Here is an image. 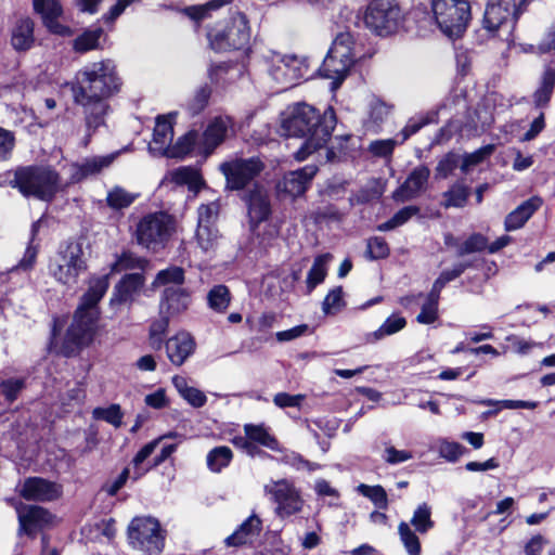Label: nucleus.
I'll return each mask as SVG.
<instances>
[{
	"label": "nucleus",
	"instance_id": "f257e3e1",
	"mask_svg": "<svg viewBox=\"0 0 555 555\" xmlns=\"http://www.w3.org/2000/svg\"><path fill=\"white\" fill-rule=\"evenodd\" d=\"M119 87L120 81L111 60L92 63L77 73L72 93L75 103L83 107L88 129L95 130L103 124L108 109L106 99L116 93Z\"/></svg>",
	"mask_w": 555,
	"mask_h": 555
},
{
	"label": "nucleus",
	"instance_id": "f03ea898",
	"mask_svg": "<svg viewBox=\"0 0 555 555\" xmlns=\"http://www.w3.org/2000/svg\"><path fill=\"white\" fill-rule=\"evenodd\" d=\"M336 125L333 107H327L323 115L306 103L294 104L282 114L281 129L286 137L305 138L295 153L297 160H305L310 154L323 147L331 138Z\"/></svg>",
	"mask_w": 555,
	"mask_h": 555
},
{
	"label": "nucleus",
	"instance_id": "7ed1b4c3",
	"mask_svg": "<svg viewBox=\"0 0 555 555\" xmlns=\"http://www.w3.org/2000/svg\"><path fill=\"white\" fill-rule=\"evenodd\" d=\"M108 286L109 274L92 276L89 280L88 289L82 295L73 322L66 333L65 348L68 353L88 345L92 340L99 317L98 304L107 292Z\"/></svg>",
	"mask_w": 555,
	"mask_h": 555
},
{
	"label": "nucleus",
	"instance_id": "20e7f679",
	"mask_svg": "<svg viewBox=\"0 0 555 555\" xmlns=\"http://www.w3.org/2000/svg\"><path fill=\"white\" fill-rule=\"evenodd\" d=\"M11 185L18 189L24 196L47 202L62 190L60 175L50 166L43 165L17 168Z\"/></svg>",
	"mask_w": 555,
	"mask_h": 555
},
{
	"label": "nucleus",
	"instance_id": "39448f33",
	"mask_svg": "<svg viewBox=\"0 0 555 555\" xmlns=\"http://www.w3.org/2000/svg\"><path fill=\"white\" fill-rule=\"evenodd\" d=\"M87 270L82 245L66 242L49 259L48 273L54 281L67 287L77 285L79 276Z\"/></svg>",
	"mask_w": 555,
	"mask_h": 555
},
{
	"label": "nucleus",
	"instance_id": "423d86ee",
	"mask_svg": "<svg viewBox=\"0 0 555 555\" xmlns=\"http://www.w3.org/2000/svg\"><path fill=\"white\" fill-rule=\"evenodd\" d=\"M176 231V218L165 211H156L144 215L138 221L134 237L140 246L157 253L166 247Z\"/></svg>",
	"mask_w": 555,
	"mask_h": 555
},
{
	"label": "nucleus",
	"instance_id": "0eeeda50",
	"mask_svg": "<svg viewBox=\"0 0 555 555\" xmlns=\"http://www.w3.org/2000/svg\"><path fill=\"white\" fill-rule=\"evenodd\" d=\"M352 46L353 39L351 34H338L320 67V74L333 80V90L341 85L353 64Z\"/></svg>",
	"mask_w": 555,
	"mask_h": 555
},
{
	"label": "nucleus",
	"instance_id": "6e6552de",
	"mask_svg": "<svg viewBox=\"0 0 555 555\" xmlns=\"http://www.w3.org/2000/svg\"><path fill=\"white\" fill-rule=\"evenodd\" d=\"M431 9L440 30L451 39L465 31L470 20V5L466 0H433Z\"/></svg>",
	"mask_w": 555,
	"mask_h": 555
},
{
	"label": "nucleus",
	"instance_id": "1a4fd4ad",
	"mask_svg": "<svg viewBox=\"0 0 555 555\" xmlns=\"http://www.w3.org/2000/svg\"><path fill=\"white\" fill-rule=\"evenodd\" d=\"M268 74L282 90L296 86L309 73L307 59L272 52L267 57Z\"/></svg>",
	"mask_w": 555,
	"mask_h": 555
},
{
	"label": "nucleus",
	"instance_id": "9d476101",
	"mask_svg": "<svg viewBox=\"0 0 555 555\" xmlns=\"http://www.w3.org/2000/svg\"><path fill=\"white\" fill-rule=\"evenodd\" d=\"M210 47L216 51L240 50L248 46L250 30L246 16L236 13L227 25H218L207 34Z\"/></svg>",
	"mask_w": 555,
	"mask_h": 555
},
{
	"label": "nucleus",
	"instance_id": "9b49d317",
	"mask_svg": "<svg viewBox=\"0 0 555 555\" xmlns=\"http://www.w3.org/2000/svg\"><path fill=\"white\" fill-rule=\"evenodd\" d=\"M402 22V12L396 0H372L364 15L367 28L378 36L393 34Z\"/></svg>",
	"mask_w": 555,
	"mask_h": 555
},
{
	"label": "nucleus",
	"instance_id": "f8f14e48",
	"mask_svg": "<svg viewBox=\"0 0 555 555\" xmlns=\"http://www.w3.org/2000/svg\"><path fill=\"white\" fill-rule=\"evenodd\" d=\"M128 538L133 547L150 554H158L164 547L160 524L151 516L134 517L128 527Z\"/></svg>",
	"mask_w": 555,
	"mask_h": 555
},
{
	"label": "nucleus",
	"instance_id": "ddd939ff",
	"mask_svg": "<svg viewBox=\"0 0 555 555\" xmlns=\"http://www.w3.org/2000/svg\"><path fill=\"white\" fill-rule=\"evenodd\" d=\"M263 490L276 504L275 513L280 517H288L302 509L304 500L300 491L289 480L271 481L264 486Z\"/></svg>",
	"mask_w": 555,
	"mask_h": 555
},
{
	"label": "nucleus",
	"instance_id": "4468645a",
	"mask_svg": "<svg viewBox=\"0 0 555 555\" xmlns=\"http://www.w3.org/2000/svg\"><path fill=\"white\" fill-rule=\"evenodd\" d=\"M263 168V163L257 157L235 158L220 165V170L225 177L227 188L230 190L244 189Z\"/></svg>",
	"mask_w": 555,
	"mask_h": 555
},
{
	"label": "nucleus",
	"instance_id": "2eb2a0df",
	"mask_svg": "<svg viewBox=\"0 0 555 555\" xmlns=\"http://www.w3.org/2000/svg\"><path fill=\"white\" fill-rule=\"evenodd\" d=\"M15 508L20 522L18 534L35 537L53 520V516L41 506L18 504Z\"/></svg>",
	"mask_w": 555,
	"mask_h": 555
},
{
	"label": "nucleus",
	"instance_id": "dca6fc26",
	"mask_svg": "<svg viewBox=\"0 0 555 555\" xmlns=\"http://www.w3.org/2000/svg\"><path fill=\"white\" fill-rule=\"evenodd\" d=\"M34 11L41 16L42 24L52 34L67 37L72 35L68 26L59 22L63 8L57 0H33Z\"/></svg>",
	"mask_w": 555,
	"mask_h": 555
},
{
	"label": "nucleus",
	"instance_id": "f3484780",
	"mask_svg": "<svg viewBox=\"0 0 555 555\" xmlns=\"http://www.w3.org/2000/svg\"><path fill=\"white\" fill-rule=\"evenodd\" d=\"M515 8L513 0H489L483 16L485 28L494 33L504 25H513Z\"/></svg>",
	"mask_w": 555,
	"mask_h": 555
},
{
	"label": "nucleus",
	"instance_id": "a211bd4d",
	"mask_svg": "<svg viewBox=\"0 0 555 555\" xmlns=\"http://www.w3.org/2000/svg\"><path fill=\"white\" fill-rule=\"evenodd\" d=\"M144 283L141 273L126 274L114 287L111 306L131 305L140 296Z\"/></svg>",
	"mask_w": 555,
	"mask_h": 555
},
{
	"label": "nucleus",
	"instance_id": "6ab92c4d",
	"mask_svg": "<svg viewBox=\"0 0 555 555\" xmlns=\"http://www.w3.org/2000/svg\"><path fill=\"white\" fill-rule=\"evenodd\" d=\"M317 171L318 168L314 165H308L298 170L291 171L279 182L278 191L291 197L300 196L307 191Z\"/></svg>",
	"mask_w": 555,
	"mask_h": 555
},
{
	"label": "nucleus",
	"instance_id": "aec40b11",
	"mask_svg": "<svg viewBox=\"0 0 555 555\" xmlns=\"http://www.w3.org/2000/svg\"><path fill=\"white\" fill-rule=\"evenodd\" d=\"M232 127L233 121L229 116H217L212 118L201 138L203 152L210 154L227 139Z\"/></svg>",
	"mask_w": 555,
	"mask_h": 555
},
{
	"label": "nucleus",
	"instance_id": "412c9836",
	"mask_svg": "<svg viewBox=\"0 0 555 555\" xmlns=\"http://www.w3.org/2000/svg\"><path fill=\"white\" fill-rule=\"evenodd\" d=\"M61 493L62 489L59 485L40 477L27 478L21 489V495L29 501H52Z\"/></svg>",
	"mask_w": 555,
	"mask_h": 555
},
{
	"label": "nucleus",
	"instance_id": "4be33fe9",
	"mask_svg": "<svg viewBox=\"0 0 555 555\" xmlns=\"http://www.w3.org/2000/svg\"><path fill=\"white\" fill-rule=\"evenodd\" d=\"M429 176L430 170L428 167H415L401 186L395 192V199L405 202L418 196L426 189Z\"/></svg>",
	"mask_w": 555,
	"mask_h": 555
},
{
	"label": "nucleus",
	"instance_id": "5701e85b",
	"mask_svg": "<svg viewBox=\"0 0 555 555\" xmlns=\"http://www.w3.org/2000/svg\"><path fill=\"white\" fill-rule=\"evenodd\" d=\"M175 117L176 113L157 117L153 140L149 145V150L153 155L166 156L168 153L173 138L172 120Z\"/></svg>",
	"mask_w": 555,
	"mask_h": 555
},
{
	"label": "nucleus",
	"instance_id": "b1692460",
	"mask_svg": "<svg viewBox=\"0 0 555 555\" xmlns=\"http://www.w3.org/2000/svg\"><path fill=\"white\" fill-rule=\"evenodd\" d=\"M195 340L188 332H179L166 341V352L170 362L182 365L195 351Z\"/></svg>",
	"mask_w": 555,
	"mask_h": 555
},
{
	"label": "nucleus",
	"instance_id": "393cba45",
	"mask_svg": "<svg viewBox=\"0 0 555 555\" xmlns=\"http://www.w3.org/2000/svg\"><path fill=\"white\" fill-rule=\"evenodd\" d=\"M249 221L253 225L268 219L271 214V206L267 191L256 185L245 196Z\"/></svg>",
	"mask_w": 555,
	"mask_h": 555
},
{
	"label": "nucleus",
	"instance_id": "a878e982",
	"mask_svg": "<svg viewBox=\"0 0 555 555\" xmlns=\"http://www.w3.org/2000/svg\"><path fill=\"white\" fill-rule=\"evenodd\" d=\"M116 154H108L102 156H91L81 160V163L73 164L70 166L72 180L74 182L80 181L89 176L101 172L107 168L115 160Z\"/></svg>",
	"mask_w": 555,
	"mask_h": 555
},
{
	"label": "nucleus",
	"instance_id": "bb28decb",
	"mask_svg": "<svg viewBox=\"0 0 555 555\" xmlns=\"http://www.w3.org/2000/svg\"><path fill=\"white\" fill-rule=\"evenodd\" d=\"M541 206L542 199L538 196L525 201L506 216L504 221L505 230L509 232L522 228Z\"/></svg>",
	"mask_w": 555,
	"mask_h": 555
},
{
	"label": "nucleus",
	"instance_id": "cd10ccee",
	"mask_svg": "<svg viewBox=\"0 0 555 555\" xmlns=\"http://www.w3.org/2000/svg\"><path fill=\"white\" fill-rule=\"evenodd\" d=\"M35 23L29 17H21L16 21L11 33V44L14 50L24 52L34 47Z\"/></svg>",
	"mask_w": 555,
	"mask_h": 555
},
{
	"label": "nucleus",
	"instance_id": "c85d7f7f",
	"mask_svg": "<svg viewBox=\"0 0 555 555\" xmlns=\"http://www.w3.org/2000/svg\"><path fill=\"white\" fill-rule=\"evenodd\" d=\"M260 518L253 514L240 527L225 539L228 546H242L251 543L261 531Z\"/></svg>",
	"mask_w": 555,
	"mask_h": 555
},
{
	"label": "nucleus",
	"instance_id": "c756f323",
	"mask_svg": "<svg viewBox=\"0 0 555 555\" xmlns=\"http://www.w3.org/2000/svg\"><path fill=\"white\" fill-rule=\"evenodd\" d=\"M190 304V295L182 287L168 286L164 291V299L160 305L162 312L170 315L184 311Z\"/></svg>",
	"mask_w": 555,
	"mask_h": 555
},
{
	"label": "nucleus",
	"instance_id": "7c9ffc66",
	"mask_svg": "<svg viewBox=\"0 0 555 555\" xmlns=\"http://www.w3.org/2000/svg\"><path fill=\"white\" fill-rule=\"evenodd\" d=\"M391 106L384 101L372 98L367 103L366 127L369 131L378 132L382 124L388 118Z\"/></svg>",
	"mask_w": 555,
	"mask_h": 555
},
{
	"label": "nucleus",
	"instance_id": "2f4dec72",
	"mask_svg": "<svg viewBox=\"0 0 555 555\" xmlns=\"http://www.w3.org/2000/svg\"><path fill=\"white\" fill-rule=\"evenodd\" d=\"M166 179L176 183L177 185H188L191 191H198L203 185V179L195 168L179 167L170 171Z\"/></svg>",
	"mask_w": 555,
	"mask_h": 555
},
{
	"label": "nucleus",
	"instance_id": "473e14b6",
	"mask_svg": "<svg viewBox=\"0 0 555 555\" xmlns=\"http://www.w3.org/2000/svg\"><path fill=\"white\" fill-rule=\"evenodd\" d=\"M332 259L333 256L330 253L319 255L314 258L306 280L308 293L312 292L317 285L324 281L327 273V266Z\"/></svg>",
	"mask_w": 555,
	"mask_h": 555
},
{
	"label": "nucleus",
	"instance_id": "72a5a7b5",
	"mask_svg": "<svg viewBox=\"0 0 555 555\" xmlns=\"http://www.w3.org/2000/svg\"><path fill=\"white\" fill-rule=\"evenodd\" d=\"M470 195V190L463 182L453 183L446 192L442 194V203L441 205L444 208H463Z\"/></svg>",
	"mask_w": 555,
	"mask_h": 555
},
{
	"label": "nucleus",
	"instance_id": "f704fd0d",
	"mask_svg": "<svg viewBox=\"0 0 555 555\" xmlns=\"http://www.w3.org/2000/svg\"><path fill=\"white\" fill-rule=\"evenodd\" d=\"M244 431L250 443L257 442L272 451L280 450L278 440L263 425L246 424L244 426Z\"/></svg>",
	"mask_w": 555,
	"mask_h": 555
},
{
	"label": "nucleus",
	"instance_id": "c9c22d12",
	"mask_svg": "<svg viewBox=\"0 0 555 555\" xmlns=\"http://www.w3.org/2000/svg\"><path fill=\"white\" fill-rule=\"evenodd\" d=\"M406 325L405 318L399 314H392L385 320V322L369 336L366 335V341L374 343L385 338L386 336L393 335L401 330H403Z\"/></svg>",
	"mask_w": 555,
	"mask_h": 555
},
{
	"label": "nucleus",
	"instance_id": "e433bc0d",
	"mask_svg": "<svg viewBox=\"0 0 555 555\" xmlns=\"http://www.w3.org/2000/svg\"><path fill=\"white\" fill-rule=\"evenodd\" d=\"M233 460V452L227 446H219L211 449L206 456V464L210 472L221 473Z\"/></svg>",
	"mask_w": 555,
	"mask_h": 555
},
{
	"label": "nucleus",
	"instance_id": "4c0bfd02",
	"mask_svg": "<svg viewBox=\"0 0 555 555\" xmlns=\"http://www.w3.org/2000/svg\"><path fill=\"white\" fill-rule=\"evenodd\" d=\"M172 384L180 393V396L184 400H186L192 406L201 408L206 403L207 398L205 393L197 388L189 386L184 377L175 376L172 378Z\"/></svg>",
	"mask_w": 555,
	"mask_h": 555
},
{
	"label": "nucleus",
	"instance_id": "58836bf2",
	"mask_svg": "<svg viewBox=\"0 0 555 555\" xmlns=\"http://www.w3.org/2000/svg\"><path fill=\"white\" fill-rule=\"evenodd\" d=\"M231 302V294L225 285H215L207 294L208 307L217 313H224Z\"/></svg>",
	"mask_w": 555,
	"mask_h": 555
},
{
	"label": "nucleus",
	"instance_id": "ea45409f",
	"mask_svg": "<svg viewBox=\"0 0 555 555\" xmlns=\"http://www.w3.org/2000/svg\"><path fill=\"white\" fill-rule=\"evenodd\" d=\"M41 220H38L33 223L31 225V237L29 241L28 246L26 247V250L20 260L16 269H21L23 271L31 270L36 263L38 251H39V243H35L36 235L40 229Z\"/></svg>",
	"mask_w": 555,
	"mask_h": 555
},
{
	"label": "nucleus",
	"instance_id": "a19ab883",
	"mask_svg": "<svg viewBox=\"0 0 555 555\" xmlns=\"http://www.w3.org/2000/svg\"><path fill=\"white\" fill-rule=\"evenodd\" d=\"M555 87V70L548 68L542 76L541 86L533 94L534 104L544 107L551 100Z\"/></svg>",
	"mask_w": 555,
	"mask_h": 555
},
{
	"label": "nucleus",
	"instance_id": "79ce46f5",
	"mask_svg": "<svg viewBox=\"0 0 555 555\" xmlns=\"http://www.w3.org/2000/svg\"><path fill=\"white\" fill-rule=\"evenodd\" d=\"M160 439L162 438L146 443L143 448L139 450V452L133 457V474L131 476L133 480H138L139 478H141L151 468V466L144 465V462L155 451Z\"/></svg>",
	"mask_w": 555,
	"mask_h": 555
},
{
	"label": "nucleus",
	"instance_id": "37998d69",
	"mask_svg": "<svg viewBox=\"0 0 555 555\" xmlns=\"http://www.w3.org/2000/svg\"><path fill=\"white\" fill-rule=\"evenodd\" d=\"M400 541L409 555H421V542L410 524L401 521L398 526Z\"/></svg>",
	"mask_w": 555,
	"mask_h": 555
},
{
	"label": "nucleus",
	"instance_id": "c03bdc74",
	"mask_svg": "<svg viewBox=\"0 0 555 555\" xmlns=\"http://www.w3.org/2000/svg\"><path fill=\"white\" fill-rule=\"evenodd\" d=\"M411 525L420 533H426L434 528L435 522L431 519V507L427 503L417 506L411 518Z\"/></svg>",
	"mask_w": 555,
	"mask_h": 555
},
{
	"label": "nucleus",
	"instance_id": "a18cd8bd",
	"mask_svg": "<svg viewBox=\"0 0 555 555\" xmlns=\"http://www.w3.org/2000/svg\"><path fill=\"white\" fill-rule=\"evenodd\" d=\"M137 198V194L130 193L120 186H114L107 192L106 203L115 210L129 207Z\"/></svg>",
	"mask_w": 555,
	"mask_h": 555
},
{
	"label": "nucleus",
	"instance_id": "49530a36",
	"mask_svg": "<svg viewBox=\"0 0 555 555\" xmlns=\"http://www.w3.org/2000/svg\"><path fill=\"white\" fill-rule=\"evenodd\" d=\"M219 233L214 224L202 223L197 225L196 241L204 251L212 250L218 243Z\"/></svg>",
	"mask_w": 555,
	"mask_h": 555
},
{
	"label": "nucleus",
	"instance_id": "de8ad7c7",
	"mask_svg": "<svg viewBox=\"0 0 555 555\" xmlns=\"http://www.w3.org/2000/svg\"><path fill=\"white\" fill-rule=\"evenodd\" d=\"M184 282V270L180 267H170L157 273L154 286L167 285L181 287Z\"/></svg>",
	"mask_w": 555,
	"mask_h": 555
},
{
	"label": "nucleus",
	"instance_id": "09e8293b",
	"mask_svg": "<svg viewBox=\"0 0 555 555\" xmlns=\"http://www.w3.org/2000/svg\"><path fill=\"white\" fill-rule=\"evenodd\" d=\"M103 35V29L98 27L88 29L74 41V49L77 52L83 53L99 47V40Z\"/></svg>",
	"mask_w": 555,
	"mask_h": 555
},
{
	"label": "nucleus",
	"instance_id": "8fccbe9b",
	"mask_svg": "<svg viewBox=\"0 0 555 555\" xmlns=\"http://www.w3.org/2000/svg\"><path fill=\"white\" fill-rule=\"evenodd\" d=\"M198 139V134L195 131H191L183 137L179 138V140L175 144H170L167 157L178 158L183 157L189 152L192 151Z\"/></svg>",
	"mask_w": 555,
	"mask_h": 555
},
{
	"label": "nucleus",
	"instance_id": "3c124183",
	"mask_svg": "<svg viewBox=\"0 0 555 555\" xmlns=\"http://www.w3.org/2000/svg\"><path fill=\"white\" fill-rule=\"evenodd\" d=\"M420 209L416 206H406L397 211L391 219L388 221L380 223L377 227L378 231H390L402 224H404L408 220H410L413 216L417 215Z\"/></svg>",
	"mask_w": 555,
	"mask_h": 555
},
{
	"label": "nucleus",
	"instance_id": "603ef678",
	"mask_svg": "<svg viewBox=\"0 0 555 555\" xmlns=\"http://www.w3.org/2000/svg\"><path fill=\"white\" fill-rule=\"evenodd\" d=\"M168 325V317H160L151 324L149 338L153 349L159 350L162 348Z\"/></svg>",
	"mask_w": 555,
	"mask_h": 555
},
{
	"label": "nucleus",
	"instance_id": "864d4df0",
	"mask_svg": "<svg viewBox=\"0 0 555 555\" xmlns=\"http://www.w3.org/2000/svg\"><path fill=\"white\" fill-rule=\"evenodd\" d=\"M94 420L105 421L106 423L119 427L122 421V413L118 404H111L107 408H95L92 411Z\"/></svg>",
	"mask_w": 555,
	"mask_h": 555
},
{
	"label": "nucleus",
	"instance_id": "5fc2aeb1",
	"mask_svg": "<svg viewBox=\"0 0 555 555\" xmlns=\"http://www.w3.org/2000/svg\"><path fill=\"white\" fill-rule=\"evenodd\" d=\"M494 152V145L489 144L476 150L473 153L465 154L461 157V169L464 172H467L469 168L480 164L487 157H489Z\"/></svg>",
	"mask_w": 555,
	"mask_h": 555
},
{
	"label": "nucleus",
	"instance_id": "6e6d98bb",
	"mask_svg": "<svg viewBox=\"0 0 555 555\" xmlns=\"http://www.w3.org/2000/svg\"><path fill=\"white\" fill-rule=\"evenodd\" d=\"M487 248V237L480 233H474L461 245H457V256L479 253Z\"/></svg>",
	"mask_w": 555,
	"mask_h": 555
},
{
	"label": "nucleus",
	"instance_id": "4d7b16f0",
	"mask_svg": "<svg viewBox=\"0 0 555 555\" xmlns=\"http://www.w3.org/2000/svg\"><path fill=\"white\" fill-rule=\"evenodd\" d=\"M437 451L440 457L454 463L463 455L465 448L457 442L443 439L438 441Z\"/></svg>",
	"mask_w": 555,
	"mask_h": 555
},
{
	"label": "nucleus",
	"instance_id": "13d9d810",
	"mask_svg": "<svg viewBox=\"0 0 555 555\" xmlns=\"http://www.w3.org/2000/svg\"><path fill=\"white\" fill-rule=\"evenodd\" d=\"M279 461L285 465L296 468L297 470L312 472L320 467L318 464L305 460L300 454L294 451L283 452Z\"/></svg>",
	"mask_w": 555,
	"mask_h": 555
},
{
	"label": "nucleus",
	"instance_id": "bf43d9fd",
	"mask_svg": "<svg viewBox=\"0 0 555 555\" xmlns=\"http://www.w3.org/2000/svg\"><path fill=\"white\" fill-rule=\"evenodd\" d=\"M358 492L369 498L377 507L385 508L387 506V494L382 486H367L361 483L357 488Z\"/></svg>",
	"mask_w": 555,
	"mask_h": 555
},
{
	"label": "nucleus",
	"instance_id": "052dcab7",
	"mask_svg": "<svg viewBox=\"0 0 555 555\" xmlns=\"http://www.w3.org/2000/svg\"><path fill=\"white\" fill-rule=\"evenodd\" d=\"M397 145L398 142L393 141V139L375 140L369 144L367 151L374 157L388 159L392 156Z\"/></svg>",
	"mask_w": 555,
	"mask_h": 555
},
{
	"label": "nucleus",
	"instance_id": "680f3d73",
	"mask_svg": "<svg viewBox=\"0 0 555 555\" xmlns=\"http://www.w3.org/2000/svg\"><path fill=\"white\" fill-rule=\"evenodd\" d=\"M438 312V295H428L427 301L422 306V310L417 315V322L422 324H431L437 319Z\"/></svg>",
	"mask_w": 555,
	"mask_h": 555
},
{
	"label": "nucleus",
	"instance_id": "e2e57ef3",
	"mask_svg": "<svg viewBox=\"0 0 555 555\" xmlns=\"http://www.w3.org/2000/svg\"><path fill=\"white\" fill-rule=\"evenodd\" d=\"M389 255V247L383 237H372L367 241L366 256L371 260L386 258Z\"/></svg>",
	"mask_w": 555,
	"mask_h": 555
},
{
	"label": "nucleus",
	"instance_id": "0e129e2a",
	"mask_svg": "<svg viewBox=\"0 0 555 555\" xmlns=\"http://www.w3.org/2000/svg\"><path fill=\"white\" fill-rule=\"evenodd\" d=\"M461 167V156L455 153H448L437 165L436 176L439 178H447L457 167Z\"/></svg>",
	"mask_w": 555,
	"mask_h": 555
},
{
	"label": "nucleus",
	"instance_id": "69168bd1",
	"mask_svg": "<svg viewBox=\"0 0 555 555\" xmlns=\"http://www.w3.org/2000/svg\"><path fill=\"white\" fill-rule=\"evenodd\" d=\"M228 2L229 0H211L203 5L185 8L184 13L192 20H202L207 16L208 11L219 9Z\"/></svg>",
	"mask_w": 555,
	"mask_h": 555
},
{
	"label": "nucleus",
	"instance_id": "338daca9",
	"mask_svg": "<svg viewBox=\"0 0 555 555\" xmlns=\"http://www.w3.org/2000/svg\"><path fill=\"white\" fill-rule=\"evenodd\" d=\"M144 262H145V260L141 259L140 257L135 256L134 254H132L130 251H125L113 263L112 270L113 271H122V270H128V269L142 268Z\"/></svg>",
	"mask_w": 555,
	"mask_h": 555
},
{
	"label": "nucleus",
	"instance_id": "774afa93",
	"mask_svg": "<svg viewBox=\"0 0 555 555\" xmlns=\"http://www.w3.org/2000/svg\"><path fill=\"white\" fill-rule=\"evenodd\" d=\"M383 459L390 465H397L413 459V453L408 450H398L390 443H385Z\"/></svg>",
	"mask_w": 555,
	"mask_h": 555
}]
</instances>
